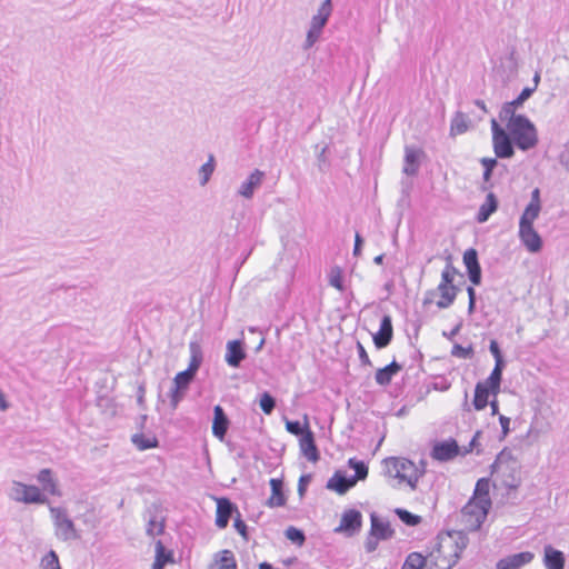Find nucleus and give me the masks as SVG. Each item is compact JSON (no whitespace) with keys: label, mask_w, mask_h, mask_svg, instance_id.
<instances>
[{"label":"nucleus","mask_w":569,"mask_h":569,"mask_svg":"<svg viewBox=\"0 0 569 569\" xmlns=\"http://www.w3.org/2000/svg\"><path fill=\"white\" fill-rule=\"evenodd\" d=\"M468 539L461 532L449 533L442 538L438 548L426 559V569H451L467 547Z\"/></svg>","instance_id":"1"},{"label":"nucleus","mask_w":569,"mask_h":569,"mask_svg":"<svg viewBox=\"0 0 569 569\" xmlns=\"http://www.w3.org/2000/svg\"><path fill=\"white\" fill-rule=\"evenodd\" d=\"M382 463L386 476L397 480L398 485L406 483L412 490L416 489L417 482L423 473L415 462L402 457H389Z\"/></svg>","instance_id":"2"},{"label":"nucleus","mask_w":569,"mask_h":569,"mask_svg":"<svg viewBox=\"0 0 569 569\" xmlns=\"http://www.w3.org/2000/svg\"><path fill=\"white\" fill-rule=\"evenodd\" d=\"M506 131L516 147L522 151L533 149L538 144L537 128L527 117L513 119L507 124Z\"/></svg>","instance_id":"3"},{"label":"nucleus","mask_w":569,"mask_h":569,"mask_svg":"<svg viewBox=\"0 0 569 569\" xmlns=\"http://www.w3.org/2000/svg\"><path fill=\"white\" fill-rule=\"evenodd\" d=\"M49 511L53 523L54 536L58 540L67 542L81 538L80 531L77 529L66 508L50 507Z\"/></svg>","instance_id":"4"},{"label":"nucleus","mask_w":569,"mask_h":569,"mask_svg":"<svg viewBox=\"0 0 569 569\" xmlns=\"http://www.w3.org/2000/svg\"><path fill=\"white\" fill-rule=\"evenodd\" d=\"M332 12V2L331 0H325L321 6L318 8L317 13L312 16L309 24V29L307 31L306 40L303 43V49L308 50L315 46V43L320 39L322 34V30L327 24Z\"/></svg>","instance_id":"5"},{"label":"nucleus","mask_w":569,"mask_h":569,"mask_svg":"<svg viewBox=\"0 0 569 569\" xmlns=\"http://www.w3.org/2000/svg\"><path fill=\"white\" fill-rule=\"evenodd\" d=\"M479 436L480 432H476L470 440L469 446L465 447L462 450L453 439L437 442L432 448L431 457L438 461H449L456 458L458 455H467L477 448V440Z\"/></svg>","instance_id":"6"},{"label":"nucleus","mask_w":569,"mask_h":569,"mask_svg":"<svg viewBox=\"0 0 569 569\" xmlns=\"http://www.w3.org/2000/svg\"><path fill=\"white\" fill-rule=\"evenodd\" d=\"M492 473L502 478L505 487L515 489L519 485V478L517 477V462L511 458L509 453L501 452L492 463Z\"/></svg>","instance_id":"7"},{"label":"nucleus","mask_w":569,"mask_h":569,"mask_svg":"<svg viewBox=\"0 0 569 569\" xmlns=\"http://www.w3.org/2000/svg\"><path fill=\"white\" fill-rule=\"evenodd\" d=\"M490 507L470 499L461 510V523L465 530H478L487 518Z\"/></svg>","instance_id":"8"},{"label":"nucleus","mask_w":569,"mask_h":569,"mask_svg":"<svg viewBox=\"0 0 569 569\" xmlns=\"http://www.w3.org/2000/svg\"><path fill=\"white\" fill-rule=\"evenodd\" d=\"M492 132V147L496 158L509 159L515 154L513 141L509 133L496 119L490 121Z\"/></svg>","instance_id":"9"},{"label":"nucleus","mask_w":569,"mask_h":569,"mask_svg":"<svg viewBox=\"0 0 569 569\" xmlns=\"http://www.w3.org/2000/svg\"><path fill=\"white\" fill-rule=\"evenodd\" d=\"M9 498L22 503H46L47 497L33 485H26L20 481H13L9 490Z\"/></svg>","instance_id":"10"},{"label":"nucleus","mask_w":569,"mask_h":569,"mask_svg":"<svg viewBox=\"0 0 569 569\" xmlns=\"http://www.w3.org/2000/svg\"><path fill=\"white\" fill-rule=\"evenodd\" d=\"M538 217H528L521 214L519 221V238L529 252H539L542 248V240L533 228V222Z\"/></svg>","instance_id":"11"},{"label":"nucleus","mask_w":569,"mask_h":569,"mask_svg":"<svg viewBox=\"0 0 569 569\" xmlns=\"http://www.w3.org/2000/svg\"><path fill=\"white\" fill-rule=\"evenodd\" d=\"M193 379L194 376L186 371H181L176 375L172 381V387L169 391L170 407L172 410L178 408Z\"/></svg>","instance_id":"12"},{"label":"nucleus","mask_w":569,"mask_h":569,"mask_svg":"<svg viewBox=\"0 0 569 569\" xmlns=\"http://www.w3.org/2000/svg\"><path fill=\"white\" fill-rule=\"evenodd\" d=\"M458 291L459 289L456 286H446L439 283L436 290H429L426 292L423 305L431 303L436 293H439L440 299L436 302V305L439 309H447L455 302Z\"/></svg>","instance_id":"13"},{"label":"nucleus","mask_w":569,"mask_h":569,"mask_svg":"<svg viewBox=\"0 0 569 569\" xmlns=\"http://www.w3.org/2000/svg\"><path fill=\"white\" fill-rule=\"evenodd\" d=\"M362 515L356 509L346 510L340 519V525L336 528V532H343L352 536L361 528Z\"/></svg>","instance_id":"14"},{"label":"nucleus","mask_w":569,"mask_h":569,"mask_svg":"<svg viewBox=\"0 0 569 569\" xmlns=\"http://www.w3.org/2000/svg\"><path fill=\"white\" fill-rule=\"evenodd\" d=\"M266 173L259 169H254L247 179L241 182L237 190V194L244 199H251L254 196L256 190H258L263 180H264Z\"/></svg>","instance_id":"15"},{"label":"nucleus","mask_w":569,"mask_h":569,"mask_svg":"<svg viewBox=\"0 0 569 569\" xmlns=\"http://www.w3.org/2000/svg\"><path fill=\"white\" fill-rule=\"evenodd\" d=\"M535 556L530 551L515 553L500 559L497 562V569H520L521 567L530 563Z\"/></svg>","instance_id":"16"},{"label":"nucleus","mask_w":569,"mask_h":569,"mask_svg":"<svg viewBox=\"0 0 569 569\" xmlns=\"http://www.w3.org/2000/svg\"><path fill=\"white\" fill-rule=\"evenodd\" d=\"M463 263L467 268L469 280L478 286L481 282V268L478 262V253L475 249H468L463 253Z\"/></svg>","instance_id":"17"},{"label":"nucleus","mask_w":569,"mask_h":569,"mask_svg":"<svg viewBox=\"0 0 569 569\" xmlns=\"http://www.w3.org/2000/svg\"><path fill=\"white\" fill-rule=\"evenodd\" d=\"M393 335L392 322L390 316L382 317L378 332L373 335V342L378 349L386 348Z\"/></svg>","instance_id":"18"},{"label":"nucleus","mask_w":569,"mask_h":569,"mask_svg":"<svg viewBox=\"0 0 569 569\" xmlns=\"http://www.w3.org/2000/svg\"><path fill=\"white\" fill-rule=\"evenodd\" d=\"M301 453L311 462L319 460V452L315 442L313 432L310 429L303 432L299 439Z\"/></svg>","instance_id":"19"},{"label":"nucleus","mask_w":569,"mask_h":569,"mask_svg":"<svg viewBox=\"0 0 569 569\" xmlns=\"http://www.w3.org/2000/svg\"><path fill=\"white\" fill-rule=\"evenodd\" d=\"M566 558L562 551L555 549L551 545L543 548V566L546 569H565Z\"/></svg>","instance_id":"20"},{"label":"nucleus","mask_w":569,"mask_h":569,"mask_svg":"<svg viewBox=\"0 0 569 569\" xmlns=\"http://www.w3.org/2000/svg\"><path fill=\"white\" fill-rule=\"evenodd\" d=\"M237 510L236 507L230 502L227 498L217 499V518L216 525L218 528H226L228 526L229 519L231 518L233 511Z\"/></svg>","instance_id":"21"},{"label":"nucleus","mask_w":569,"mask_h":569,"mask_svg":"<svg viewBox=\"0 0 569 569\" xmlns=\"http://www.w3.org/2000/svg\"><path fill=\"white\" fill-rule=\"evenodd\" d=\"M226 349V362L232 368H238L241 361L246 358V352L242 349L241 341H228Z\"/></svg>","instance_id":"22"},{"label":"nucleus","mask_w":569,"mask_h":569,"mask_svg":"<svg viewBox=\"0 0 569 569\" xmlns=\"http://www.w3.org/2000/svg\"><path fill=\"white\" fill-rule=\"evenodd\" d=\"M422 151L413 147H406L405 149V166L403 172L407 176H415L419 170L420 157Z\"/></svg>","instance_id":"23"},{"label":"nucleus","mask_w":569,"mask_h":569,"mask_svg":"<svg viewBox=\"0 0 569 569\" xmlns=\"http://www.w3.org/2000/svg\"><path fill=\"white\" fill-rule=\"evenodd\" d=\"M353 486H356L355 480L347 477L341 471H337L327 483L328 489H331L339 495L346 493Z\"/></svg>","instance_id":"24"},{"label":"nucleus","mask_w":569,"mask_h":569,"mask_svg":"<svg viewBox=\"0 0 569 569\" xmlns=\"http://www.w3.org/2000/svg\"><path fill=\"white\" fill-rule=\"evenodd\" d=\"M213 423H212V433L218 439L222 440L226 436L228 429V418L224 415L223 409L220 406H216L213 409Z\"/></svg>","instance_id":"25"},{"label":"nucleus","mask_w":569,"mask_h":569,"mask_svg":"<svg viewBox=\"0 0 569 569\" xmlns=\"http://www.w3.org/2000/svg\"><path fill=\"white\" fill-rule=\"evenodd\" d=\"M370 519L371 535L378 536V538H381L382 540H387L393 536V530L391 529L389 521L379 518L375 513L371 515Z\"/></svg>","instance_id":"26"},{"label":"nucleus","mask_w":569,"mask_h":569,"mask_svg":"<svg viewBox=\"0 0 569 569\" xmlns=\"http://www.w3.org/2000/svg\"><path fill=\"white\" fill-rule=\"evenodd\" d=\"M147 517V535L150 537L161 535L164 529L163 516L157 510H149Z\"/></svg>","instance_id":"27"},{"label":"nucleus","mask_w":569,"mask_h":569,"mask_svg":"<svg viewBox=\"0 0 569 569\" xmlns=\"http://www.w3.org/2000/svg\"><path fill=\"white\" fill-rule=\"evenodd\" d=\"M402 367L396 361H392L390 365L380 368L377 370L375 379L376 382L380 386H388L392 378L401 371Z\"/></svg>","instance_id":"28"},{"label":"nucleus","mask_w":569,"mask_h":569,"mask_svg":"<svg viewBox=\"0 0 569 569\" xmlns=\"http://www.w3.org/2000/svg\"><path fill=\"white\" fill-rule=\"evenodd\" d=\"M282 481L280 479H270L271 496L267 505L269 507H282L286 503V497L282 491Z\"/></svg>","instance_id":"29"},{"label":"nucleus","mask_w":569,"mask_h":569,"mask_svg":"<svg viewBox=\"0 0 569 569\" xmlns=\"http://www.w3.org/2000/svg\"><path fill=\"white\" fill-rule=\"evenodd\" d=\"M498 208V200L495 197L493 193H488L486 201L480 206L478 214H477V221L479 223L486 222L489 217L497 210Z\"/></svg>","instance_id":"30"},{"label":"nucleus","mask_w":569,"mask_h":569,"mask_svg":"<svg viewBox=\"0 0 569 569\" xmlns=\"http://www.w3.org/2000/svg\"><path fill=\"white\" fill-rule=\"evenodd\" d=\"M491 393V388H489L483 382H478L475 388V398H473V407L476 410H482L489 403V396Z\"/></svg>","instance_id":"31"},{"label":"nucleus","mask_w":569,"mask_h":569,"mask_svg":"<svg viewBox=\"0 0 569 569\" xmlns=\"http://www.w3.org/2000/svg\"><path fill=\"white\" fill-rule=\"evenodd\" d=\"M37 479L42 485L43 490L48 491L53 496H60L57 481L53 478L52 471L50 469L40 470L37 476Z\"/></svg>","instance_id":"32"},{"label":"nucleus","mask_w":569,"mask_h":569,"mask_svg":"<svg viewBox=\"0 0 569 569\" xmlns=\"http://www.w3.org/2000/svg\"><path fill=\"white\" fill-rule=\"evenodd\" d=\"M506 363H495V368L491 371L490 376L482 381L486 383L489 388H491V393L493 397H497V395L500 391V385L502 379V370L505 368Z\"/></svg>","instance_id":"33"},{"label":"nucleus","mask_w":569,"mask_h":569,"mask_svg":"<svg viewBox=\"0 0 569 569\" xmlns=\"http://www.w3.org/2000/svg\"><path fill=\"white\" fill-rule=\"evenodd\" d=\"M489 488L490 483L487 479L478 480L475 492L471 499L478 501L479 503L491 507V500L489 497Z\"/></svg>","instance_id":"34"},{"label":"nucleus","mask_w":569,"mask_h":569,"mask_svg":"<svg viewBox=\"0 0 569 569\" xmlns=\"http://www.w3.org/2000/svg\"><path fill=\"white\" fill-rule=\"evenodd\" d=\"M189 350H190V361H189L188 368L184 371L189 372L190 375L196 376V373L202 362V351H201L200 346L197 342H190Z\"/></svg>","instance_id":"35"},{"label":"nucleus","mask_w":569,"mask_h":569,"mask_svg":"<svg viewBox=\"0 0 569 569\" xmlns=\"http://www.w3.org/2000/svg\"><path fill=\"white\" fill-rule=\"evenodd\" d=\"M173 561L172 551L167 550L160 540L156 541V557L153 563L157 565V568L163 569L167 563H171Z\"/></svg>","instance_id":"36"},{"label":"nucleus","mask_w":569,"mask_h":569,"mask_svg":"<svg viewBox=\"0 0 569 569\" xmlns=\"http://www.w3.org/2000/svg\"><path fill=\"white\" fill-rule=\"evenodd\" d=\"M131 441L139 450H147L158 446V440L152 435L136 433L132 436Z\"/></svg>","instance_id":"37"},{"label":"nucleus","mask_w":569,"mask_h":569,"mask_svg":"<svg viewBox=\"0 0 569 569\" xmlns=\"http://www.w3.org/2000/svg\"><path fill=\"white\" fill-rule=\"evenodd\" d=\"M216 569H237L233 552L227 549L220 551L217 556Z\"/></svg>","instance_id":"38"},{"label":"nucleus","mask_w":569,"mask_h":569,"mask_svg":"<svg viewBox=\"0 0 569 569\" xmlns=\"http://www.w3.org/2000/svg\"><path fill=\"white\" fill-rule=\"evenodd\" d=\"M469 128V119L466 114L457 112L451 120L450 132L453 136L465 133Z\"/></svg>","instance_id":"39"},{"label":"nucleus","mask_w":569,"mask_h":569,"mask_svg":"<svg viewBox=\"0 0 569 569\" xmlns=\"http://www.w3.org/2000/svg\"><path fill=\"white\" fill-rule=\"evenodd\" d=\"M541 211V201H540V191L538 188L533 189L531 192V199L528 206L526 207L522 214L528 217H539Z\"/></svg>","instance_id":"40"},{"label":"nucleus","mask_w":569,"mask_h":569,"mask_svg":"<svg viewBox=\"0 0 569 569\" xmlns=\"http://www.w3.org/2000/svg\"><path fill=\"white\" fill-rule=\"evenodd\" d=\"M214 168H216L214 157L212 154H210L208 161L200 167L199 172H198L200 186L203 187L209 182V180L214 171Z\"/></svg>","instance_id":"41"},{"label":"nucleus","mask_w":569,"mask_h":569,"mask_svg":"<svg viewBox=\"0 0 569 569\" xmlns=\"http://www.w3.org/2000/svg\"><path fill=\"white\" fill-rule=\"evenodd\" d=\"M516 109H517V107L515 106V103H511V102H506L502 106V108L499 112V118L502 122L506 123V126L508 123H511L513 121V119L525 117L523 114H517Z\"/></svg>","instance_id":"42"},{"label":"nucleus","mask_w":569,"mask_h":569,"mask_svg":"<svg viewBox=\"0 0 569 569\" xmlns=\"http://www.w3.org/2000/svg\"><path fill=\"white\" fill-rule=\"evenodd\" d=\"M350 468L355 470V476L350 477L355 480V483L359 480H365L368 476V467L363 461H359L356 458H350L348 461Z\"/></svg>","instance_id":"43"},{"label":"nucleus","mask_w":569,"mask_h":569,"mask_svg":"<svg viewBox=\"0 0 569 569\" xmlns=\"http://www.w3.org/2000/svg\"><path fill=\"white\" fill-rule=\"evenodd\" d=\"M401 569H426V559L421 553H410L402 565Z\"/></svg>","instance_id":"44"},{"label":"nucleus","mask_w":569,"mask_h":569,"mask_svg":"<svg viewBox=\"0 0 569 569\" xmlns=\"http://www.w3.org/2000/svg\"><path fill=\"white\" fill-rule=\"evenodd\" d=\"M329 284L339 291L345 290L342 280V269L339 266H335L330 269L328 274Z\"/></svg>","instance_id":"45"},{"label":"nucleus","mask_w":569,"mask_h":569,"mask_svg":"<svg viewBox=\"0 0 569 569\" xmlns=\"http://www.w3.org/2000/svg\"><path fill=\"white\" fill-rule=\"evenodd\" d=\"M305 420H306V422L303 426L299 421L286 420L287 431L295 436L302 437L303 432L307 431V429H310L308 420H307V416L305 417Z\"/></svg>","instance_id":"46"},{"label":"nucleus","mask_w":569,"mask_h":569,"mask_svg":"<svg viewBox=\"0 0 569 569\" xmlns=\"http://www.w3.org/2000/svg\"><path fill=\"white\" fill-rule=\"evenodd\" d=\"M457 274L458 270L450 262H448L441 272V280L439 283L446 286H455L453 280Z\"/></svg>","instance_id":"47"},{"label":"nucleus","mask_w":569,"mask_h":569,"mask_svg":"<svg viewBox=\"0 0 569 569\" xmlns=\"http://www.w3.org/2000/svg\"><path fill=\"white\" fill-rule=\"evenodd\" d=\"M284 536L288 540L298 546H302L306 539L303 532L295 527H289L286 530Z\"/></svg>","instance_id":"48"},{"label":"nucleus","mask_w":569,"mask_h":569,"mask_svg":"<svg viewBox=\"0 0 569 569\" xmlns=\"http://www.w3.org/2000/svg\"><path fill=\"white\" fill-rule=\"evenodd\" d=\"M42 569H60L59 559L54 551H49L41 560Z\"/></svg>","instance_id":"49"},{"label":"nucleus","mask_w":569,"mask_h":569,"mask_svg":"<svg viewBox=\"0 0 569 569\" xmlns=\"http://www.w3.org/2000/svg\"><path fill=\"white\" fill-rule=\"evenodd\" d=\"M259 405H260L261 410L266 415H270L276 407V401L268 392H264L260 398Z\"/></svg>","instance_id":"50"},{"label":"nucleus","mask_w":569,"mask_h":569,"mask_svg":"<svg viewBox=\"0 0 569 569\" xmlns=\"http://www.w3.org/2000/svg\"><path fill=\"white\" fill-rule=\"evenodd\" d=\"M396 513L399 516V518L409 526H416L420 522V517L412 515L411 512L405 510V509H397Z\"/></svg>","instance_id":"51"},{"label":"nucleus","mask_w":569,"mask_h":569,"mask_svg":"<svg viewBox=\"0 0 569 569\" xmlns=\"http://www.w3.org/2000/svg\"><path fill=\"white\" fill-rule=\"evenodd\" d=\"M485 171H483V180L489 181L492 170L498 164L497 158H482L480 160Z\"/></svg>","instance_id":"52"},{"label":"nucleus","mask_w":569,"mask_h":569,"mask_svg":"<svg viewBox=\"0 0 569 569\" xmlns=\"http://www.w3.org/2000/svg\"><path fill=\"white\" fill-rule=\"evenodd\" d=\"M451 355L458 358L468 359L472 356V349L456 345L452 348Z\"/></svg>","instance_id":"53"},{"label":"nucleus","mask_w":569,"mask_h":569,"mask_svg":"<svg viewBox=\"0 0 569 569\" xmlns=\"http://www.w3.org/2000/svg\"><path fill=\"white\" fill-rule=\"evenodd\" d=\"M535 90L536 88H525L522 89L521 93L510 102L515 103V106L519 108L533 93Z\"/></svg>","instance_id":"54"},{"label":"nucleus","mask_w":569,"mask_h":569,"mask_svg":"<svg viewBox=\"0 0 569 569\" xmlns=\"http://www.w3.org/2000/svg\"><path fill=\"white\" fill-rule=\"evenodd\" d=\"M489 350L495 358V363H498V361L499 363H505L499 345L496 340L490 341Z\"/></svg>","instance_id":"55"},{"label":"nucleus","mask_w":569,"mask_h":569,"mask_svg":"<svg viewBox=\"0 0 569 569\" xmlns=\"http://www.w3.org/2000/svg\"><path fill=\"white\" fill-rule=\"evenodd\" d=\"M379 540H382V539L378 538V536L371 535V531H370L369 536L366 540V543H365L367 552H373L378 547Z\"/></svg>","instance_id":"56"},{"label":"nucleus","mask_w":569,"mask_h":569,"mask_svg":"<svg viewBox=\"0 0 569 569\" xmlns=\"http://www.w3.org/2000/svg\"><path fill=\"white\" fill-rule=\"evenodd\" d=\"M561 166L569 171V141L563 146V149L559 156Z\"/></svg>","instance_id":"57"},{"label":"nucleus","mask_w":569,"mask_h":569,"mask_svg":"<svg viewBox=\"0 0 569 569\" xmlns=\"http://www.w3.org/2000/svg\"><path fill=\"white\" fill-rule=\"evenodd\" d=\"M357 349H358L359 359H360L361 363L365 366H371V360H370L365 347L360 342L357 343Z\"/></svg>","instance_id":"58"},{"label":"nucleus","mask_w":569,"mask_h":569,"mask_svg":"<svg viewBox=\"0 0 569 569\" xmlns=\"http://www.w3.org/2000/svg\"><path fill=\"white\" fill-rule=\"evenodd\" d=\"M233 527L244 539H247V525L240 519L239 515L234 519Z\"/></svg>","instance_id":"59"},{"label":"nucleus","mask_w":569,"mask_h":569,"mask_svg":"<svg viewBox=\"0 0 569 569\" xmlns=\"http://www.w3.org/2000/svg\"><path fill=\"white\" fill-rule=\"evenodd\" d=\"M467 292H468V297H469L468 311H469V313H472L475 310V305H476V291L472 287H468Z\"/></svg>","instance_id":"60"},{"label":"nucleus","mask_w":569,"mask_h":569,"mask_svg":"<svg viewBox=\"0 0 569 569\" xmlns=\"http://www.w3.org/2000/svg\"><path fill=\"white\" fill-rule=\"evenodd\" d=\"M310 481V476H301L298 483V492L300 496H303L306 491V487Z\"/></svg>","instance_id":"61"},{"label":"nucleus","mask_w":569,"mask_h":569,"mask_svg":"<svg viewBox=\"0 0 569 569\" xmlns=\"http://www.w3.org/2000/svg\"><path fill=\"white\" fill-rule=\"evenodd\" d=\"M499 422L501 425L503 436H507L510 431V429H509L510 419L508 417L501 415V416H499Z\"/></svg>","instance_id":"62"},{"label":"nucleus","mask_w":569,"mask_h":569,"mask_svg":"<svg viewBox=\"0 0 569 569\" xmlns=\"http://www.w3.org/2000/svg\"><path fill=\"white\" fill-rule=\"evenodd\" d=\"M361 246H362V238L360 237L359 233H357L356 238H355V248H353V254L355 256H359L360 254Z\"/></svg>","instance_id":"63"},{"label":"nucleus","mask_w":569,"mask_h":569,"mask_svg":"<svg viewBox=\"0 0 569 569\" xmlns=\"http://www.w3.org/2000/svg\"><path fill=\"white\" fill-rule=\"evenodd\" d=\"M9 408V402L6 399L4 393L0 389V411H6Z\"/></svg>","instance_id":"64"}]
</instances>
